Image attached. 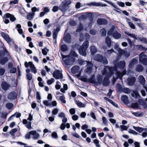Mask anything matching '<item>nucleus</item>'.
Wrapping results in <instances>:
<instances>
[{"label":"nucleus","mask_w":147,"mask_h":147,"mask_svg":"<svg viewBox=\"0 0 147 147\" xmlns=\"http://www.w3.org/2000/svg\"><path fill=\"white\" fill-rule=\"evenodd\" d=\"M137 49L138 50H142L144 51H147V48L143 47L141 45H137L136 46Z\"/></svg>","instance_id":"obj_34"},{"label":"nucleus","mask_w":147,"mask_h":147,"mask_svg":"<svg viewBox=\"0 0 147 147\" xmlns=\"http://www.w3.org/2000/svg\"><path fill=\"white\" fill-rule=\"evenodd\" d=\"M59 9L63 13H65L67 9V7L61 3L59 7Z\"/></svg>","instance_id":"obj_25"},{"label":"nucleus","mask_w":147,"mask_h":147,"mask_svg":"<svg viewBox=\"0 0 147 147\" xmlns=\"http://www.w3.org/2000/svg\"><path fill=\"white\" fill-rule=\"evenodd\" d=\"M69 112L71 115H74L76 112L74 108H71L69 110Z\"/></svg>","instance_id":"obj_60"},{"label":"nucleus","mask_w":147,"mask_h":147,"mask_svg":"<svg viewBox=\"0 0 147 147\" xmlns=\"http://www.w3.org/2000/svg\"><path fill=\"white\" fill-rule=\"evenodd\" d=\"M80 67L77 65H75L72 67L71 69V72L73 74H76L79 71Z\"/></svg>","instance_id":"obj_23"},{"label":"nucleus","mask_w":147,"mask_h":147,"mask_svg":"<svg viewBox=\"0 0 147 147\" xmlns=\"http://www.w3.org/2000/svg\"><path fill=\"white\" fill-rule=\"evenodd\" d=\"M3 38L8 43H9L12 41V39L9 37L8 35L7 34Z\"/></svg>","instance_id":"obj_42"},{"label":"nucleus","mask_w":147,"mask_h":147,"mask_svg":"<svg viewBox=\"0 0 147 147\" xmlns=\"http://www.w3.org/2000/svg\"><path fill=\"white\" fill-rule=\"evenodd\" d=\"M143 66L140 64L137 65L136 68V71L139 72H142L143 70Z\"/></svg>","instance_id":"obj_33"},{"label":"nucleus","mask_w":147,"mask_h":147,"mask_svg":"<svg viewBox=\"0 0 147 147\" xmlns=\"http://www.w3.org/2000/svg\"><path fill=\"white\" fill-rule=\"evenodd\" d=\"M87 68L85 70V71L86 73L88 74H90L91 73L92 70V67L93 66V64L91 62H89L87 64Z\"/></svg>","instance_id":"obj_12"},{"label":"nucleus","mask_w":147,"mask_h":147,"mask_svg":"<svg viewBox=\"0 0 147 147\" xmlns=\"http://www.w3.org/2000/svg\"><path fill=\"white\" fill-rule=\"evenodd\" d=\"M105 42L107 44V46L110 47L111 45V38L107 36L105 39Z\"/></svg>","instance_id":"obj_32"},{"label":"nucleus","mask_w":147,"mask_h":147,"mask_svg":"<svg viewBox=\"0 0 147 147\" xmlns=\"http://www.w3.org/2000/svg\"><path fill=\"white\" fill-rule=\"evenodd\" d=\"M128 24L131 28L133 29H135L136 28L134 25L131 22H128Z\"/></svg>","instance_id":"obj_57"},{"label":"nucleus","mask_w":147,"mask_h":147,"mask_svg":"<svg viewBox=\"0 0 147 147\" xmlns=\"http://www.w3.org/2000/svg\"><path fill=\"white\" fill-rule=\"evenodd\" d=\"M136 80L135 77H131L127 79L128 84L129 86H133Z\"/></svg>","instance_id":"obj_14"},{"label":"nucleus","mask_w":147,"mask_h":147,"mask_svg":"<svg viewBox=\"0 0 147 147\" xmlns=\"http://www.w3.org/2000/svg\"><path fill=\"white\" fill-rule=\"evenodd\" d=\"M98 24L100 25H106L108 23V22L105 19L100 18H98L97 20Z\"/></svg>","instance_id":"obj_13"},{"label":"nucleus","mask_w":147,"mask_h":147,"mask_svg":"<svg viewBox=\"0 0 147 147\" xmlns=\"http://www.w3.org/2000/svg\"><path fill=\"white\" fill-rule=\"evenodd\" d=\"M6 107L8 109H11L13 106V104L11 103H8L6 104Z\"/></svg>","instance_id":"obj_46"},{"label":"nucleus","mask_w":147,"mask_h":147,"mask_svg":"<svg viewBox=\"0 0 147 147\" xmlns=\"http://www.w3.org/2000/svg\"><path fill=\"white\" fill-rule=\"evenodd\" d=\"M35 16L34 13L31 12H27L26 18L28 20L30 21L32 20Z\"/></svg>","instance_id":"obj_20"},{"label":"nucleus","mask_w":147,"mask_h":147,"mask_svg":"<svg viewBox=\"0 0 147 147\" xmlns=\"http://www.w3.org/2000/svg\"><path fill=\"white\" fill-rule=\"evenodd\" d=\"M17 131L16 129L14 128L11 130L10 131V133L12 136H14V134Z\"/></svg>","instance_id":"obj_61"},{"label":"nucleus","mask_w":147,"mask_h":147,"mask_svg":"<svg viewBox=\"0 0 147 147\" xmlns=\"http://www.w3.org/2000/svg\"><path fill=\"white\" fill-rule=\"evenodd\" d=\"M122 91L126 94H129L131 92V90L130 89L127 88H123L122 89Z\"/></svg>","instance_id":"obj_35"},{"label":"nucleus","mask_w":147,"mask_h":147,"mask_svg":"<svg viewBox=\"0 0 147 147\" xmlns=\"http://www.w3.org/2000/svg\"><path fill=\"white\" fill-rule=\"evenodd\" d=\"M24 65L26 68H28L29 66L31 71L34 74H35L36 73L37 71L36 67L32 62L30 61L28 63L26 61H25L24 63Z\"/></svg>","instance_id":"obj_7"},{"label":"nucleus","mask_w":147,"mask_h":147,"mask_svg":"<svg viewBox=\"0 0 147 147\" xmlns=\"http://www.w3.org/2000/svg\"><path fill=\"white\" fill-rule=\"evenodd\" d=\"M49 100H44L43 102V104L47 106H49V107H51L50 102H49Z\"/></svg>","instance_id":"obj_49"},{"label":"nucleus","mask_w":147,"mask_h":147,"mask_svg":"<svg viewBox=\"0 0 147 147\" xmlns=\"http://www.w3.org/2000/svg\"><path fill=\"white\" fill-rule=\"evenodd\" d=\"M58 112V109L57 108L54 109L52 111V114L53 115H56Z\"/></svg>","instance_id":"obj_63"},{"label":"nucleus","mask_w":147,"mask_h":147,"mask_svg":"<svg viewBox=\"0 0 147 147\" xmlns=\"http://www.w3.org/2000/svg\"><path fill=\"white\" fill-rule=\"evenodd\" d=\"M89 46L88 41L85 42L79 49V52L80 54L83 56L86 55V50Z\"/></svg>","instance_id":"obj_3"},{"label":"nucleus","mask_w":147,"mask_h":147,"mask_svg":"<svg viewBox=\"0 0 147 147\" xmlns=\"http://www.w3.org/2000/svg\"><path fill=\"white\" fill-rule=\"evenodd\" d=\"M76 104L79 107H85V105L82 102H80L79 100H76Z\"/></svg>","instance_id":"obj_39"},{"label":"nucleus","mask_w":147,"mask_h":147,"mask_svg":"<svg viewBox=\"0 0 147 147\" xmlns=\"http://www.w3.org/2000/svg\"><path fill=\"white\" fill-rule=\"evenodd\" d=\"M31 11L32 12L31 13H34V15H35V12L36 11H39L40 9L39 8H36L35 7H32L31 8Z\"/></svg>","instance_id":"obj_43"},{"label":"nucleus","mask_w":147,"mask_h":147,"mask_svg":"<svg viewBox=\"0 0 147 147\" xmlns=\"http://www.w3.org/2000/svg\"><path fill=\"white\" fill-rule=\"evenodd\" d=\"M104 1L107 3L110 4V5H111L112 6L118 9V10H119V9L117 8V6H116L113 3L111 2H110L107 0H104Z\"/></svg>","instance_id":"obj_48"},{"label":"nucleus","mask_w":147,"mask_h":147,"mask_svg":"<svg viewBox=\"0 0 147 147\" xmlns=\"http://www.w3.org/2000/svg\"><path fill=\"white\" fill-rule=\"evenodd\" d=\"M94 60L102 62L104 65L108 64V62L107 59L104 58L101 55H95L93 57Z\"/></svg>","instance_id":"obj_5"},{"label":"nucleus","mask_w":147,"mask_h":147,"mask_svg":"<svg viewBox=\"0 0 147 147\" xmlns=\"http://www.w3.org/2000/svg\"><path fill=\"white\" fill-rule=\"evenodd\" d=\"M71 35L69 33L65 35L63 38L64 41L66 43H70L71 42Z\"/></svg>","instance_id":"obj_18"},{"label":"nucleus","mask_w":147,"mask_h":147,"mask_svg":"<svg viewBox=\"0 0 147 147\" xmlns=\"http://www.w3.org/2000/svg\"><path fill=\"white\" fill-rule=\"evenodd\" d=\"M103 75H104L102 74ZM106 77L104 78L102 82V84L104 86H108L109 84V81L108 77L110 78L105 75Z\"/></svg>","instance_id":"obj_17"},{"label":"nucleus","mask_w":147,"mask_h":147,"mask_svg":"<svg viewBox=\"0 0 147 147\" xmlns=\"http://www.w3.org/2000/svg\"><path fill=\"white\" fill-rule=\"evenodd\" d=\"M126 70H124L122 73L120 71H117L115 73L116 78L113 77V83L114 84L115 82L117 79L118 78H120L121 80H122L123 76L126 74Z\"/></svg>","instance_id":"obj_6"},{"label":"nucleus","mask_w":147,"mask_h":147,"mask_svg":"<svg viewBox=\"0 0 147 147\" xmlns=\"http://www.w3.org/2000/svg\"><path fill=\"white\" fill-rule=\"evenodd\" d=\"M125 34L130 36L131 37L136 39V36L135 35L133 34L129 33V32H125Z\"/></svg>","instance_id":"obj_59"},{"label":"nucleus","mask_w":147,"mask_h":147,"mask_svg":"<svg viewBox=\"0 0 147 147\" xmlns=\"http://www.w3.org/2000/svg\"><path fill=\"white\" fill-rule=\"evenodd\" d=\"M56 98L57 100H60L63 103L65 104L66 102L65 98L64 96H56Z\"/></svg>","instance_id":"obj_24"},{"label":"nucleus","mask_w":147,"mask_h":147,"mask_svg":"<svg viewBox=\"0 0 147 147\" xmlns=\"http://www.w3.org/2000/svg\"><path fill=\"white\" fill-rule=\"evenodd\" d=\"M21 26L20 24H17L16 26V28L17 29V31L20 34H21L23 33V31L21 28Z\"/></svg>","instance_id":"obj_30"},{"label":"nucleus","mask_w":147,"mask_h":147,"mask_svg":"<svg viewBox=\"0 0 147 147\" xmlns=\"http://www.w3.org/2000/svg\"><path fill=\"white\" fill-rule=\"evenodd\" d=\"M51 136L55 139H57L58 137L57 133L55 132H53L52 133Z\"/></svg>","instance_id":"obj_62"},{"label":"nucleus","mask_w":147,"mask_h":147,"mask_svg":"<svg viewBox=\"0 0 147 147\" xmlns=\"http://www.w3.org/2000/svg\"><path fill=\"white\" fill-rule=\"evenodd\" d=\"M80 76V73L78 74L77 75L78 77H80V79L81 80L85 82H88V79H87L86 78L82 76Z\"/></svg>","instance_id":"obj_41"},{"label":"nucleus","mask_w":147,"mask_h":147,"mask_svg":"<svg viewBox=\"0 0 147 147\" xmlns=\"http://www.w3.org/2000/svg\"><path fill=\"white\" fill-rule=\"evenodd\" d=\"M60 30V28L58 27L56 29H54L53 31V37L55 42H56L57 38L59 32Z\"/></svg>","instance_id":"obj_15"},{"label":"nucleus","mask_w":147,"mask_h":147,"mask_svg":"<svg viewBox=\"0 0 147 147\" xmlns=\"http://www.w3.org/2000/svg\"><path fill=\"white\" fill-rule=\"evenodd\" d=\"M61 57L64 63L66 65H72L75 62V59L73 57L63 55H61Z\"/></svg>","instance_id":"obj_2"},{"label":"nucleus","mask_w":147,"mask_h":147,"mask_svg":"<svg viewBox=\"0 0 147 147\" xmlns=\"http://www.w3.org/2000/svg\"><path fill=\"white\" fill-rule=\"evenodd\" d=\"M139 105L137 103H133L131 105V107L133 109H136L138 107Z\"/></svg>","instance_id":"obj_55"},{"label":"nucleus","mask_w":147,"mask_h":147,"mask_svg":"<svg viewBox=\"0 0 147 147\" xmlns=\"http://www.w3.org/2000/svg\"><path fill=\"white\" fill-rule=\"evenodd\" d=\"M49 51V50L46 48L42 49V54L44 55H46L47 54V52H48Z\"/></svg>","instance_id":"obj_54"},{"label":"nucleus","mask_w":147,"mask_h":147,"mask_svg":"<svg viewBox=\"0 0 147 147\" xmlns=\"http://www.w3.org/2000/svg\"><path fill=\"white\" fill-rule=\"evenodd\" d=\"M118 53L119 56H121L122 55H123L124 53H125V51L124 50H123L121 48L119 49L118 50Z\"/></svg>","instance_id":"obj_51"},{"label":"nucleus","mask_w":147,"mask_h":147,"mask_svg":"<svg viewBox=\"0 0 147 147\" xmlns=\"http://www.w3.org/2000/svg\"><path fill=\"white\" fill-rule=\"evenodd\" d=\"M29 133L31 135L33 136V138L34 140L37 139L39 137V135L35 130L30 131Z\"/></svg>","instance_id":"obj_16"},{"label":"nucleus","mask_w":147,"mask_h":147,"mask_svg":"<svg viewBox=\"0 0 147 147\" xmlns=\"http://www.w3.org/2000/svg\"><path fill=\"white\" fill-rule=\"evenodd\" d=\"M139 81L142 85H144L145 84V80L144 77L142 75L138 77Z\"/></svg>","instance_id":"obj_26"},{"label":"nucleus","mask_w":147,"mask_h":147,"mask_svg":"<svg viewBox=\"0 0 147 147\" xmlns=\"http://www.w3.org/2000/svg\"><path fill=\"white\" fill-rule=\"evenodd\" d=\"M121 100L123 103L127 104L128 103V98L126 95H123L121 97Z\"/></svg>","instance_id":"obj_28"},{"label":"nucleus","mask_w":147,"mask_h":147,"mask_svg":"<svg viewBox=\"0 0 147 147\" xmlns=\"http://www.w3.org/2000/svg\"><path fill=\"white\" fill-rule=\"evenodd\" d=\"M87 16L88 18L89 21L92 22L94 18V15L93 13L91 12H86Z\"/></svg>","instance_id":"obj_31"},{"label":"nucleus","mask_w":147,"mask_h":147,"mask_svg":"<svg viewBox=\"0 0 147 147\" xmlns=\"http://www.w3.org/2000/svg\"><path fill=\"white\" fill-rule=\"evenodd\" d=\"M113 63L114 65V67H109L107 66H105L104 69L102 71V74L106 75L109 77H111L113 74L114 72L117 71V68L123 69L125 65V62L124 61L117 62V61L115 60L113 61Z\"/></svg>","instance_id":"obj_1"},{"label":"nucleus","mask_w":147,"mask_h":147,"mask_svg":"<svg viewBox=\"0 0 147 147\" xmlns=\"http://www.w3.org/2000/svg\"><path fill=\"white\" fill-rule=\"evenodd\" d=\"M4 50L3 51L0 52V58H2V57L5 56L6 54L7 56L10 55L8 52V51L5 48H4Z\"/></svg>","instance_id":"obj_22"},{"label":"nucleus","mask_w":147,"mask_h":147,"mask_svg":"<svg viewBox=\"0 0 147 147\" xmlns=\"http://www.w3.org/2000/svg\"><path fill=\"white\" fill-rule=\"evenodd\" d=\"M146 57L147 56L144 52L141 53L139 55L140 61L144 65H147V58Z\"/></svg>","instance_id":"obj_8"},{"label":"nucleus","mask_w":147,"mask_h":147,"mask_svg":"<svg viewBox=\"0 0 147 147\" xmlns=\"http://www.w3.org/2000/svg\"><path fill=\"white\" fill-rule=\"evenodd\" d=\"M78 63L80 65H83L85 64H88V63L90 61H84L82 59H79L78 60Z\"/></svg>","instance_id":"obj_38"},{"label":"nucleus","mask_w":147,"mask_h":147,"mask_svg":"<svg viewBox=\"0 0 147 147\" xmlns=\"http://www.w3.org/2000/svg\"><path fill=\"white\" fill-rule=\"evenodd\" d=\"M128 132L134 135H137L138 134V133L135 131L130 129H129Z\"/></svg>","instance_id":"obj_58"},{"label":"nucleus","mask_w":147,"mask_h":147,"mask_svg":"<svg viewBox=\"0 0 147 147\" xmlns=\"http://www.w3.org/2000/svg\"><path fill=\"white\" fill-rule=\"evenodd\" d=\"M102 123L105 126H107L108 124L106 118L105 117H103L102 118Z\"/></svg>","instance_id":"obj_52"},{"label":"nucleus","mask_w":147,"mask_h":147,"mask_svg":"<svg viewBox=\"0 0 147 147\" xmlns=\"http://www.w3.org/2000/svg\"><path fill=\"white\" fill-rule=\"evenodd\" d=\"M112 36L116 39H119L121 37V34L117 31H114L112 34Z\"/></svg>","instance_id":"obj_21"},{"label":"nucleus","mask_w":147,"mask_h":147,"mask_svg":"<svg viewBox=\"0 0 147 147\" xmlns=\"http://www.w3.org/2000/svg\"><path fill=\"white\" fill-rule=\"evenodd\" d=\"M138 60L135 58L132 59L130 61L129 65V68H132L135 64L138 63Z\"/></svg>","instance_id":"obj_19"},{"label":"nucleus","mask_w":147,"mask_h":147,"mask_svg":"<svg viewBox=\"0 0 147 147\" xmlns=\"http://www.w3.org/2000/svg\"><path fill=\"white\" fill-rule=\"evenodd\" d=\"M53 76L56 79H60L62 80L63 78L62 73L58 70H56L54 72Z\"/></svg>","instance_id":"obj_10"},{"label":"nucleus","mask_w":147,"mask_h":147,"mask_svg":"<svg viewBox=\"0 0 147 147\" xmlns=\"http://www.w3.org/2000/svg\"><path fill=\"white\" fill-rule=\"evenodd\" d=\"M54 81V79L53 78H51V80H48L47 83L48 84L50 85L53 83Z\"/></svg>","instance_id":"obj_64"},{"label":"nucleus","mask_w":147,"mask_h":147,"mask_svg":"<svg viewBox=\"0 0 147 147\" xmlns=\"http://www.w3.org/2000/svg\"><path fill=\"white\" fill-rule=\"evenodd\" d=\"M102 76L101 75L98 74L97 76V83L100 84L102 82Z\"/></svg>","instance_id":"obj_37"},{"label":"nucleus","mask_w":147,"mask_h":147,"mask_svg":"<svg viewBox=\"0 0 147 147\" xmlns=\"http://www.w3.org/2000/svg\"><path fill=\"white\" fill-rule=\"evenodd\" d=\"M7 56V57H4L0 58V63L2 65H4L9 60L11 59V57L10 55Z\"/></svg>","instance_id":"obj_11"},{"label":"nucleus","mask_w":147,"mask_h":147,"mask_svg":"<svg viewBox=\"0 0 147 147\" xmlns=\"http://www.w3.org/2000/svg\"><path fill=\"white\" fill-rule=\"evenodd\" d=\"M88 82H90L92 84H95L96 83L94 75H93L91 78L88 79Z\"/></svg>","instance_id":"obj_29"},{"label":"nucleus","mask_w":147,"mask_h":147,"mask_svg":"<svg viewBox=\"0 0 147 147\" xmlns=\"http://www.w3.org/2000/svg\"><path fill=\"white\" fill-rule=\"evenodd\" d=\"M31 124L32 123L31 122H28L26 124V127L29 129L32 128Z\"/></svg>","instance_id":"obj_56"},{"label":"nucleus","mask_w":147,"mask_h":147,"mask_svg":"<svg viewBox=\"0 0 147 147\" xmlns=\"http://www.w3.org/2000/svg\"><path fill=\"white\" fill-rule=\"evenodd\" d=\"M5 71V69L4 68H0V76H3L4 74Z\"/></svg>","instance_id":"obj_53"},{"label":"nucleus","mask_w":147,"mask_h":147,"mask_svg":"<svg viewBox=\"0 0 147 147\" xmlns=\"http://www.w3.org/2000/svg\"><path fill=\"white\" fill-rule=\"evenodd\" d=\"M90 51L92 54H94L97 51V49L94 46H91L90 47Z\"/></svg>","instance_id":"obj_36"},{"label":"nucleus","mask_w":147,"mask_h":147,"mask_svg":"<svg viewBox=\"0 0 147 147\" xmlns=\"http://www.w3.org/2000/svg\"><path fill=\"white\" fill-rule=\"evenodd\" d=\"M9 86V85L5 82H3L1 84L2 88L5 90H7L8 89Z\"/></svg>","instance_id":"obj_27"},{"label":"nucleus","mask_w":147,"mask_h":147,"mask_svg":"<svg viewBox=\"0 0 147 147\" xmlns=\"http://www.w3.org/2000/svg\"><path fill=\"white\" fill-rule=\"evenodd\" d=\"M18 96V93L15 91H13L9 93L7 95L8 99L13 100L17 99Z\"/></svg>","instance_id":"obj_9"},{"label":"nucleus","mask_w":147,"mask_h":147,"mask_svg":"<svg viewBox=\"0 0 147 147\" xmlns=\"http://www.w3.org/2000/svg\"><path fill=\"white\" fill-rule=\"evenodd\" d=\"M133 128L134 129L139 132H141L144 130L143 128L139 127L133 126Z\"/></svg>","instance_id":"obj_40"},{"label":"nucleus","mask_w":147,"mask_h":147,"mask_svg":"<svg viewBox=\"0 0 147 147\" xmlns=\"http://www.w3.org/2000/svg\"><path fill=\"white\" fill-rule=\"evenodd\" d=\"M3 18L4 20V23L6 24H7L9 22V18L10 19V21L12 22H14L16 20V18L13 15L8 13L4 15Z\"/></svg>","instance_id":"obj_4"},{"label":"nucleus","mask_w":147,"mask_h":147,"mask_svg":"<svg viewBox=\"0 0 147 147\" xmlns=\"http://www.w3.org/2000/svg\"><path fill=\"white\" fill-rule=\"evenodd\" d=\"M62 3L67 7L68 5L71 3V1L69 0H65L63 1Z\"/></svg>","instance_id":"obj_44"},{"label":"nucleus","mask_w":147,"mask_h":147,"mask_svg":"<svg viewBox=\"0 0 147 147\" xmlns=\"http://www.w3.org/2000/svg\"><path fill=\"white\" fill-rule=\"evenodd\" d=\"M89 5H92L94 6H99L100 5V3L96 2H91L88 4Z\"/></svg>","instance_id":"obj_45"},{"label":"nucleus","mask_w":147,"mask_h":147,"mask_svg":"<svg viewBox=\"0 0 147 147\" xmlns=\"http://www.w3.org/2000/svg\"><path fill=\"white\" fill-rule=\"evenodd\" d=\"M102 36H105L106 35V32L105 29L103 28L100 30Z\"/></svg>","instance_id":"obj_50"},{"label":"nucleus","mask_w":147,"mask_h":147,"mask_svg":"<svg viewBox=\"0 0 147 147\" xmlns=\"http://www.w3.org/2000/svg\"><path fill=\"white\" fill-rule=\"evenodd\" d=\"M61 50L63 52L66 51L67 49V46L65 45H62L61 47Z\"/></svg>","instance_id":"obj_47"}]
</instances>
